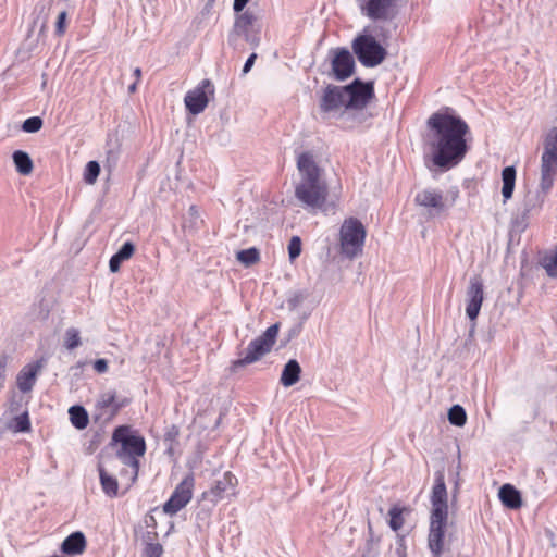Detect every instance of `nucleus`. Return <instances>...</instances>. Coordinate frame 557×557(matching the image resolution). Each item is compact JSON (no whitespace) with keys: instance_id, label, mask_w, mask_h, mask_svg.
I'll return each instance as SVG.
<instances>
[{"instance_id":"nucleus-46","label":"nucleus","mask_w":557,"mask_h":557,"mask_svg":"<svg viewBox=\"0 0 557 557\" xmlns=\"http://www.w3.org/2000/svg\"><path fill=\"white\" fill-rule=\"evenodd\" d=\"M7 363H8V357L0 356V388L3 387L4 381H5Z\"/></svg>"},{"instance_id":"nucleus-22","label":"nucleus","mask_w":557,"mask_h":557,"mask_svg":"<svg viewBox=\"0 0 557 557\" xmlns=\"http://www.w3.org/2000/svg\"><path fill=\"white\" fill-rule=\"evenodd\" d=\"M86 548V537L83 532L76 531L62 542L61 550L67 555H79Z\"/></svg>"},{"instance_id":"nucleus-39","label":"nucleus","mask_w":557,"mask_h":557,"mask_svg":"<svg viewBox=\"0 0 557 557\" xmlns=\"http://www.w3.org/2000/svg\"><path fill=\"white\" fill-rule=\"evenodd\" d=\"M36 10L38 11V16L35 18L34 25L36 26L39 24V32L42 33L47 28L49 8L45 4H38Z\"/></svg>"},{"instance_id":"nucleus-28","label":"nucleus","mask_w":557,"mask_h":557,"mask_svg":"<svg viewBox=\"0 0 557 557\" xmlns=\"http://www.w3.org/2000/svg\"><path fill=\"white\" fill-rule=\"evenodd\" d=\"M156 537H157L156 532H147L144 535V542H145V548L143 552L144 557H161V555L163 554V546L160 543L154 542Z\"/></svg>"},{"instance_id":"nucleus-4","label":"nucleus","mask_w":557,"mask_h":557,"mask_svg":"<svg viewBox=\"0 0 557 557\" xmlns=\"http://www.w3.org/2000/svg\"><path fill=\"white\" fill-rule=\"evenodd\" d=\"M554 184L549 187H543V176L540 177V184L537 188L528 189L517 208L516 212L511 218L512 227L522 233L527 230L530 223V219L541 212L543 205L546 200L547 195L552 190Z\"/></svg>"},{"instance_id":"nucleus-3","label":"nucleus","mask_w":557,"mask_h":557,"mask_svg":"<svg viewBox=\"0 0 557 557\" xmlns=\"http://www.w3.org/2000/svg\"><path fill=\"white\" fill-rule=\"evenodd\" d=\"M112 444H119L116 457L119 460L131 467L133 480L138 475L139 460L138 458L146 453V442L143 436L133 434L128 426H117L112 434Z\"/></svg>"},{"instance_id":"nucleus-31","label":"nucleus","mask_w":557,"mask_h":557,"mask_svg":"<svg viewBox=\"0 0 557 557\" xmlns=\"http://www.w3.org/2000/svg\"><path fill=\"white\" fill-rule=\"evenodd\" d=\"M237 260L245 267H250L260 260V252L257 248L239 250L236 255Z\"/></svg>"},{"instance_id":"nucleus-41","label":"nucleus","mask_w":557,"mask_h":557,"mask_svg":"<svg viewBox=\"0 0 557 557\" xmlns=\"http://www.w3.org/2000/svg\"><path fill=\"white\" fill-rule=\"evenodd\" d=\"M308 297V293L304 290H297L290 294V296L287 299L288 308L294 310L298 308L305 299Z\"/></svg>"},{"instance_id":"nucleus-40","label":"nucleus","mask_w":557,"mask_h":557,"mask_svg":"<svg viewBox=\"0 0 557 557\" xmlns=\"http://www.w3.org/2000/svg\"><path fill=\"white\" fill-rule=\"evenodd\" d=\"M42 119L39 116H32L23 122L22 129L26 133H36L42 127Z\"/></svg>"},{"instance_id":"nucleus-16","label":"nucleus","mask_w":557,"mask_h":557,"mask_svg":"<svg viewBox=\"0 0 557 557\" xmlns=\"http://www.w3.org/2000/svg\"><path fill=\"white\" fill-rule=\"evenodd\" d=\"M363 15L373 21H387L393 17L395 0H358Z\"/></svg>"},{"instance_id":"nucleus-24","label":"nucleus","mask_w":557,"mask_h":557,"mask_svg":"<svg viewBox=\"0 0 557 557\" xmlns=\"http://www.w3.org/2000/svg\"><path fill=\"white\" fill-rule=\"evenodd\" d=\"M498 496L504 506L510 509L521 507L522 500L520 492L510 484H504L498 492Z\"/></svg>"},{"instance_id":"nucleus-44","label":"nucleus","mask_w":557,"mask_h":557,"mask_svg":"<svg viewBox=\"0 0 557 557\" xmlns=\"http://www.w3.org/2000/svg\"><path fill=\"white\" fill-rule=\"evenodd\" d=\"M135 251V246L132 242H125L121 248L117 250L116 255L119 258H122L124 261L128 260Z\"/></svg>"},{"instance_id":"nucleus-20","label":"nucleus","mask_w":557,"mask_h":557,"mask_svg":"<svg viewBox=\"0 0 557 557\" xmlns=\"http://www.w3.org/2000/svg\"><path fill=\"white\" fill-rule=\"evenodd\" d=\"M431 515H436L437 511H440V515H448L447 490L444 474L442 472H437L435 474V483L431 494Z\"/></svg>"},{"instance_id":"nucleus-35","label":"nucleus","mask_w":557,"mask_h":557,"mask_svg":"<svg viewBox=\"0 0 557 557\" xmlns=\"http://www.w3.org/2000/svg\"><path fill=\"white\" fill-rule=\"evenodd\" d=\"M14 432H27L30 430V421L28 412L24 411L22 414L16 416L11 424Z\"/></svg>"},{"instance_id":"nucleus-15","label":"nucleus","mask_w":557,"mask_h":557,"mask_svg":"<svg viewBox=\"0 0 557 557\" xmlns=\"http://www.w3.org/2000/svg\"><path fill=\"white\" fill-rule=\"evenodd\" d=\"M484 286L480 276L475 275L470 278L469 286L467 288V306L466 314L471 320H476L482 302L484 300Z\"/></svg>"},{"instance_id":"nucleus-32","label":"nucleus","mask_w":557,"mask_h":557,"mask_svg":"<svg viewBox=\"0 0 557 557\" xmlns=\"http://www.w3.org/2000/svg\"><path fill=\"white\" fill-rule=\"evenodd\" d=\"M448 421L456 426H463L467 422V413L460 405H454L448 411Z\"/></svg>"},{"instance_id":"nucleus-10","label":"nucleus","mask_w":557,"mask_h":557,"mask_svg":"<svg viewBox=\"0 0 557 557\" xmlns=\"http://www.w3.org/2000/svg\"><path fill=\"white\" fill-rule=\"evenodd\" d=\"M540 170L543 187L547 188L554 184L557 174V127L550 128L544 137Z\"/></svg>"},{"instance_id":"nucleus-12","label":"nucleus","mask_w":557,"mask_h":557,"mask_svg":"<svg viewBox=\"0 0 557 557\" xmlns=\"http://www.w3.org/2000/svg\"><path fill=\"white\" fill-rule=\"evenodd\" d=\"M214 95V86L208 78L202 79L198 86L189 90L184 102L189 113L198 115L205 111L209 103V96Z\"/></svg>"},{"instance_id":"nucleus-26","label":"nucleus","mask_w":557,"mask_h":557,"mask_svg":"<svg viewBox=\"0 0 557 557\" xmlns=\"http://www.w3.org/2000/svg\"><path fill=\"white\" fill-rule=\"evenodd\" d=\"M237 483V479L231 472H225L222 479L216 480L211 487L210 493L216 498L221 499L225 493L230 490H233L235 484Z\"/></svg>"},{"instance_id":"nucleus-13","label":"nucleus","mask_w":557,"mask_h":557,"mask_svg":"<svg viewBox=\"0 0 557 557\" xmlns=\"http://www.w3.org/2000/svg\"><path fill=\"white\" fill-rule=\"evenodd\" d=\"M344 90L347 98L346 109H363L374 97L373 83H363L359 78L344 86Z\"/></svg>"},{"instance_id":"nucleus-9","label":"nucleus","mask_w":557,"mask_h":557,"mask_svg":"<svg viewBox=\"0 0 557 557\" xmlns=\"http://www.w3.org/2000/svg\"><path fill=\"white\" fill-rule=\"evenodd\" d=\"M352 51L366 67H374L386 58L385 48L371 35H359L352 41Z\"/></svg>"},{"instance_id":"nucleus-29","label":"nucleus","mask_w":557,"mask_h":557,"mask_svg":"<svg viewBox=\"0 0 557 557\" xmlns=\"http://www.w3.org/2000/svg\"><path fill=\"white\" fill-rule=\"evenodd\" d=\"M99 476L103 492L110 497H115L119 490L117 480L110 475L102 467H99Z\"/></svg>"},{"instance_id":"nucleus-38","label":"nucleus","mask_w":557,"mask_h":557,"mask_svg":"<svg viewBox=\"0 0 557 557\" xmlns=\"http://www.w3.org/2000/svg\"><path fill=\"white\" fill-rule=\"evenodd\" d=\"M542 264L549 276H557V246L550 256L544 257Z\"/></svg>"},{"instance_id":"nucleus-37","label":"nucleus","mask_w":557,"mask_h":557,"mask_svg":"<svg viewBox=\"0 0 557 557\" xmlns=\"http://www.w3.org/2000/svg\"><path fill=\"white\" fill-rule=\"evenodd\" d=\"M389 527L394 531H398L404 524L403 509L394 506L388 511Z\"/></svg>"},{"instance_id":"nucleus-47","label":"nucleus","mask_w":557,"mask_h":557,"mask_svg":"<svg viewBox=\"0 0 557 557\" xmlns=\"http://www.w3.org/2000/svg\"><path fill=\"white\" fill-rule=\"evenodd\" d=\"M94 369L98 373H104L108 370V361L106 359H97L94 362Z\"/></svg>"},{"instance_id":"nucleus-6","label":"nucleus","mask_w":557,"mask_h":557,"mask_svg":"<svg viewBox=\"0 0 557 557\" xmlns=\"http://www.w3.org/2000/svg\"><path fill=\"white\" fill-rule=\"evenodd\" d=\"M278 330L280 325L275 323L269 326L260 336L252 339L245 351L238 352L239 358L232 362V370L236 371L239 368L255 363L269 354L276 342Z\"/></svg>"},{"instance_id":"nucleus-48","label":"nucleus","mask_w":557,"mask_h":557,"mask_svg":"<svg viewBox=\"0 0 557 557\" xmlns=\"http://www.w3.org/2000/svg\"><path fill=\"white\" fill-rule=\"evenodd\" d=\"M256 59H257V54L256 53H251L249 55V58L246 60V62L244 64L243 74H247L251 70Z\"/></svg>"},{"instance_id":"nucleus-45","label":"nucleus","mask_w":557,"mask_h":557,"mask_svg":"<svg viewBox=\"0 0 557 557\" xmlns=\"http://www.w3.org/2000/svg\"><path fill=\"white\" fill-rule=\"evenodd\" d=\"M124 260L122 258H119L116 253H114L109 261V269L112 273H115L120 270L121 263Z\"/></svg>"},{"instance_id":"nucleus-23","label":"nucleus","mask_w":557,"mask_h":557,"mask_svg":"<svg viewBox=\"0 0 557 557\" xmlns=\"http://www.w3.org/2000/svg\"><path fill=\"white\" fill-rule=\"evenodd\" d=\"M301 367L296 359H290L283 368L280 382L284 387H290L300 380Z\"/></svg>"},{"instance_id":"nucleus-11","label":"nucleus","mask_w":557,"mask_h":557,"mask_svg":"<svg viewBox=\"0 0 557 557\" xmlns=\"http://www.w3.org/2000/svg\"><path fill=\"white\" fill-rule=\"evenodd\" d=\"M194 485L195 479L190 473L175 487L170 498L163 505V511L166 515L174 516L183 509L193 497Z\"/></svg>"},{"instance_id":"nucleus-42","label":"nucleus","mask_w":557,"mask_h":557,"mask_svg":"<svg viewBox=\"0 0 557 557\" xmlns=\"http://www.w3.org/2000/svg\"><path fill=\"white\" fill-rule=\"evenodd\" d=\"M66 21H67V12L65 10H62L58 13L57 21H55V35L58 37H61L66 32Z\"/></svg>"},{"instance_id":"nucleus-49","label":"nucleus","mask_w":557,"mask_h":557,"mask_svg":"<svg viewBox=\"0 0 557 557\" xmlns=\"http://www.w3.org/2000/svg\"><path fill=\"white\" fill-rule=\"evenodd\" d=\"M248 2H249V0H234L233 10L236 13H242Z\"/></svg>"},{"instance_id":"nucleus-51","label":"nucleus","mask_w":557,"mask_h":557,"mask_svg":"<svg viewBox=\"0 0 557 557\" xmlns=\"http://www.w3.org/2000/svg\"><path fill=\"white\" fill-rule=\"evenodd\" d=\"M134 75L136 77V81L138 82L140 79V77H141V70L139 67H136L134 70Z\"/></svg>"},{"instance_id":"nucleus-30","label":"nucleus","mask_w":557,"mask_h":557,"mask_svg":"<svg viewBox=\"0 0 557 557\" xmlns=\"http://www.w3.org/2000/svg\"><path fill=\"white\" fill-rule=\"evenodd\" d=\"M70 420L77 430H84L89 422L88 413L82 406H72L69 409Z\"/></svg>"},{"instance_id":"nucleus-52","label":"nucleus","mask_w":557,"mask_h":557,"mask_svg":"<svg viewBox=\"0 0 557 557\" xmlns=\"http://www.w3.org/2000/svg\"><path fill=\"white\" fill-rule=\"evenodd\" d=\"M176 435H177V431L175 430V428H173V430H172V431H170V432H168V433H166V437H168V438H173V437H174V436H176Z\"/></svg>"},{"instance_id":"nucleus-17","label":"nucleus","mask_w":557,"mask_h":557,"mask_svg":"<svg viewBox=\"0 0 557 557\" xmlns=\"http://www.w3.org/2000/svg\"><path fill=\"white\" fill-rule=\"evenodd\" d=\"M355 71V60L346 48L334 50L332 59V73L336 81L343 82L350 77Z\"/></svg>"},{"instance_id":"nucleus-7","label":"nucleus","mask_w":557,"mask_h":557,"mask_svg":"<svg viewBox=\"0 0 557 557\" xmlns=\"http://www.w3.org/2000/svg\"><path fill=\"white\" fill-rule=\"evenodd\" d=\"M260 30L259 16L251 9H247L236 15L228 34V44L236 48L238 38L243 37L250 47L257 48L260 44Z\"/></svg>"},{"instance_id":"nucleus-27","label":"nucleus","mask_w":557,"mask_h":557,"mask_svg":"<svg viewBox=\"0 0 557 557\" xmlns=\"http://www.w3.org/2000/svg\"><path fill=\"white\" fill-rule=\"evenodd\" d=\"M12 159L16 171L22 175H28L32 173L34 164L29 154L22 150H16L12 154Z\"/></svg>"},{"instance_id":"nucleus-34","label":"nucleus","mask_w":557,"mask_h":557,"mask_svg":"<svg viewBox=\"0 0 557 557\" xmlns=\"http://www.w3.org/2000/svg\"><path fill=\"white\" fill-rule=\"evenodd\" d=\"M100 174V165L97 161H89L84 172V181L87 184H95Z\"/></svg>"},{"instance_id":"nucleus-21","label":"nucleus","mask_w":557,"mask_h":557,"mask_svg":"<svg viewBox=\"0 0 557 557\" xmlns=\"http://www.w3.org/2000/svg\"><path fill=\"white\" fill-rule=\"evenodd\" d=\"M42 366L40 361L26 364L17 374L16 384L22 393L30 392Z\"/></svg>"},{"instance_id":"nucleus-18","label":"nucleus","mask_w":557,"mask_h":557,"mask_svg":"<svg viewBox=\"0 0 557 557\" xmlns=\"http://www.w3.org/2000/svg\"><path fill=\"white\" fill-rule=\"evenodd\" d=\"M347 98L344 86L327 85L323 91L320 101V109L324 113H330L346 108Z\"/></svg>"},{"instance_id":"nucleus-33","label":"nucleus","mask_w":557,"mask_h":557,"mask_svg":"<svg viewBox=\"0 0 557 557\" xmlns=\"http://www.w3.org/2000/svg\"><path fill=\"white\" fill-rule=\"evenodd\" d=\"M202 223L199 211L196 206H190L188 209L187 216L184 220L183 227L185 230L195 231Z\"/></svg>"},{"instance_id":"nucleus-43","label":"nucleus","mask_w":557,"mask_h":557,"mask_svg":"<svg viewBox=\"0 0 557 557\" xmlns=\"http://www.w3.org/2000/svg\"><path fill=\"white\" fill-rule=\"evenodd\" d=\"M301 239L298 236H293L288 244L289 259L293 261L300 256Z\"/></svg>"},{"instance_id":"nucleus-14","label":"nucleus","mask_w":557,"mask_h":557,"mask_svg":"<svg viewBox=\"0 0 557 557\" xmlns=\"http://www.w3.org/2000/svg\"><path fill=\"white\" fill-rule=\"evenodd\" d=\"M447 519L448 515H440V511L430 517L428 546L433 557H441L443 554Z\"/></svg>"},{"instance_id":"nucleus-5","label":"nucleus","mask_w":557,"mask_h":557,"mask_svg":"<svg viewBox=\"0 0 557 557\" xmlns=\"http://www.w3.org/2000/svg\"><path fill=\"white\" fill-rule=\"evenodd\" d=\"M459 197V190L454 187L446 195L436 188H424L414 196V203L421 208L429 219L440 218L454 207Z\"/></svg>"},{"instance_id":"nucleus-1","label":"nucleus","mask_w":557,"mask_h":557,"mask_svg":"<svg viewBox=\"0 0 557 557\" xmlns=\"http://www.w3.org/2000/svg\"><path fill=\"white\" fill-rule=\"evenodd\" d=\"M426 126L425 145L433 164L442 170L457 166L469 150L467 136L470 128L467 122L445 108L431 114Z\"/></svg>"},{"instance_id":"nucleus-25","label":"nucleus","mask_w":557,"mask_h":557,"mask_svg":"<svg viewBox=\"0 0 557 557\" xmlns=\"http://www.w3.org/2000/svg\"><path fill=\"white\" fill-rule=\"evenodd\" d=\"M516 169L512 165L506 166L502 171V195L504 198V203L511 199L516 185Z\"/></svg>"},{"instance_id":"nucleus-50","label":"nucleus","mask_w":557,"mask_h":557,"mask_svg":"<svg viewBox=\"0 0 557 557\" xmlns=\"http://www.w3.org/2000/svg\"><path fill=\"white\" fill-rule=\"evenodd\" d=\"M215 0H207L203 9L201 10V15L206 16L211 13L213 7H214Z\"/></svg>"},{"instance_id":"nucleus-2","label":"nucleus","mask_w":557,"mask_h":557,"mask_svg":"<svg viewBox=\"0 0 557 557\" xmlns=\"http://www.w3.org/2000/svg\"><path fill=\"white\" fill-rule=\"evenodd\" d=\"M297 169L300 174V182L295 188L296 198L311 208H321L327 197V185L322 178V170L309 152H301L297 157Z\"/></svg>"},{"instance_id":"nucleus-53","label":"nucleus","mask_w":557,"mask_h":557,"mask_svg":"<svg viewBox=\"0 0 557 557\" xmlns=\"http://www.w3.org/2000/svg\"><path fill=\"white\" fill-rule=\"evenodd\" d=\"M136 87H137V81L128 86V91L131 94L135 92L136 91Z\"/></svg>"},{"instance_id":"nucleus-19","label":"nucleus","mask_w":557,"mask_h":557,"mask_svg":"<svg viewBox=\"0 0 557 557\" xmlns=\"http://www.w3.org/2000/svg\"><path fill=\"white\" fill-rule=\"evenodd\" d=\"M129 404L126 397H117L115 391H108L99 395L96 408L109 418L114 417L122 408Z\"/></svg>"},{"instance_id":"nucleus-36","label":"nucleus","mask_w":557,"mask_h":557,"mask_svg":"<svg viewBox=\"0 0 557 557\" xmlns=\"http://www.w3.org/2000/svg\"><path fill=\"white\" fill-rule=\"evenodd\" d=\"M81 345L79 332L75 327H70L66 330L64 335V346L72 350Z\"/></svg>"},{"instance_id":"nucleus-8","label":"nucleus","mask_w":557,"mask_h":557,"mask_svg":"<svg viewBox=\"0 0 557 557\" xmlns=\"http://www.w3.org/2000/svg\"><path fill=\"white\" fill-rule=\"evenodd\" d=\"M366 234V228L358 219H346L339 230L341 253L350 260L359 256L362 252Z\"/></svg>"}]
</instances>
